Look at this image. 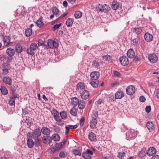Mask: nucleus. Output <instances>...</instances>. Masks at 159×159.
Instances as JSON below:
<instances>
[{"label": "nucleus", "instance_id": "45", "mask_svg": "<svg viewBox=\"0 0 159 159\" xmlns=\"http://www.w3.org/2000/svg\"><path fill=\"white\" fill-rule=\"evenodd\" d=\"M52 11L55 15H57L59 12L58 9L56 7H54L52 8Z\"/></svg>", "mask_w": 159, "mask_h": 159}, {"label": "nucleus", "instance_id": "49", "mask_svg": "<svg viewBox=\"0 0 159 159\" xmlns=\"http://www.w3.org/2000/svg\"><path fill=\"white\" fill-rule=\"evenodd\" d=\"M125 153L124 152H119L118 153L117 157L120 159H122L125 155Z\"/></svg>", "mask_w": 159, "mask_h": 159}, {"label": "nucleus", "instance_id": "54", "mask_svg": "<svg viewBox=\"0 0 159 159\" xmlns=\"http://www.w3.org/2000/svg\"><path fill=\"white\" fill-rule=\"evenodd\" d=\"M9 101V104L10 106H14L15 105V100L14 99H10Z\"/></svg>", "mask_w": 159, "mask_h": 159}, {"label": "nucleus", "instance_id": "39", "mask_svg": "<svg viewBox=\"0 0 159 159\" xmlns=\"http://www.w3.org/2000/svg\"><path fill=\"white\" fill-rule=\"evenodd\" d=\"M132 44L134 46L137 45L138 43V39L137 38L132 39H130Z\"/></svg>", "mask_w": 159, "mask_h": 159}, {"label": "nucleus", "instance_id": "35", "mask_svg": "<svg viewBox=\"0 0 159 159\" xmlns=\"http://www.w3.org/2000/svg\"><path fill=\"white\" fill-rule=\"evenodd\" d=\"M98 83L99 81L98 80H92L90 82L91 85L94 88H97L98 87Z\"/></svg>", "mask_w": 159, "mask_h": 159}, {"label": "nucleus", "instance_id": "55", "mask_svg": "<svg viewBox=\"0 0 159 159\" xmlns=\"http://www.w3.org/2000/svg\"><path fill=\"white\" fill-rule=\"evenodd\" d=\"M61 23H60L58 24L55 25L52 28V29L53 30H56L61 25Z\"/></svg>", "mask_w": 159, "mask_h": 159}, {"label": "nucleus", "instance_id": "17", "mask_svg": "<svg viewBox=\"0 0 159 159\" xmlns=\"http://www.w3.org/2000/svg\"><path fill=\"white\" fill-rule=\"evenodd\" d=\"M15 51L13 49L11 48L7 49L6 53L9 57H11L15 54Z\"/></svg>", "mask_w": 159, "mask_h": 159}, {"label": "nucleus", "instance_id": "26", "mask_svg": "<svg viewBox=\"0 0 159 159\" xmlns=\"http://www.w3.org/2000/svg\"><path fill=\"white\" fill-rule=\"evenodd\" d=\"M53 117L57 121H59L61 120L59 116L58 112L55 110H53Z\"/></svg>", "mask_w": 159, "mask_h": 159}, {"label": "nucleus", "instance_id": "31", "mask_svg": "<svg viewBox=\"0 0 159 159\" xmlns=\"http://www.w3.org/2000/svg\"><path fill=\"white\" fill-rule=\"evenodd\" d=\"M102 57L103 59L108 61V62L110 63L112 61V58L110 55H107L102 56Z\"/></svg>", "mask_w": 159, "mask_h": 159}, {"label": "nucleus", "instance_id": "51", "mask_svg": "<svg viewBox=\"0 0 159 159\" xmlns=\"http://www.w3.org/2000/svg\"><path fill=\"white\" fill-rule=\"evenodd\" d=\"M54 146L57 151L60 150L62 148V145L60 143H57Z\"/></svg>", "mask_w": 159, "mask_h": 159}, {"label": "nucleus", "instance_id": "19", "mask_svg": "<svg viewBox=\"0 0 159 159\" xmlns=\"http://www.w3.org/2000/svg\"><path fill=\"white\" fill-rule=\"evenodd\" d=\"M3 82L6 84L10 85L11 84L12 80L10 77L5 76L3 78Z\"/></svg>", "mask_w": 159, "mask_h": 159}, {"label": "nucleus", "instance_id": "29", "mask_svg": "<svg viewBox=\"0 0 159 159\" xmlns=\"http://www.w3.org/2000/svg\"><path fill=\"white\" fill-rule=\"evenodd\" d=\"M43 17L41 16L39 19L36 22L37 26L39 28L42 27L44 25L43 22L42 21Z\"/></svg>", "mask_w": 159, "mask_h": 159}, {"label": "nucleus", "instance_id": "6", "mask_svg": "<svg viewBox=\"0 0 159 159\" xmlns=\"http://www.w3.org/2000/svg\"><path fill=\"white\" fill-rule=\"evenodd\" d=\"M146 126L148 130L151 132L154 131L156 128L154 123L151 121L148 122L146 124Z\"/></svg>", "mask_w": 159, "mask_h": 159}, {"label": "nucleus", "instance_id": "10", "mask_svg": "<svg viewBox=\"0 0 159 159\" xmlns=\"http://www.w3.org/2000/svg\"><path fill=\"white\" fill-rule=\"evenodd\" d=\"M156 152V149L153 147H151L148 149L147 153L148 156H151L155 154Z\"/></svg>", "mask_w": 159, "mask_h": 159}, {"label": "nucleus", "instance_id": "9", "mask_svg": "<svg viewBox=\"0 0 159 159\" xmlns=\"http://www.w3.org/2000/svg\"><path fill=\"white\" fill-rule=\"evenodd\" d=\"M90 76L92 80H98L100 76V73L97 71L92 72L90 74Z\"/></svg>", "mask_w": 159, "mask_h": 159}, {"label": "nucleus", "instance_id": "62", "mask_svg": "<svg viewBox=\"0 0 159 159\" xmlns=\"http://www.w3.org/2000/svg\"><path fill=\"white\" fill-rule=\"evenodd\" d=\"M133 59V60L135 61H138L140 60V58L138 56H136L135 57H134V58H132Z\"/></svg>", "mask_w": 159, "mask_h": 159}, {"label": "nucleus", "instance_id": "44", "mask_svg": "<svg viewBox=\"0 0 159 159\" xmlns=\"http://www.w3.org/2000/svg\"><path fill=\"white\" fill-rule=\"evenodd\" d=\"M82 155L83 157L85 159H91V156L89 154H87L85 152L82 153Z\"/></svg>", "mask_w": 159, "mask_h": 159}, {"label": "nucleus", "instance_id": "24", "mask_svg": "<svg viewBox=\"0 0 159 159\" xmlns=\"http://www.w3.org/2000/svg\"><path fill=\"white\" fill-rule=\"evenodd\" d=\"M97 120L96 119H91L90 123V126L91 129H94L97 124Z\"/></svg>", "mask_w": 159, "mask_h": 159}, {"label": "nucleus", "instance_id": "58", "mask_svg": "<svg viewBox=\"0 0 159 159\" xmlns=\"http://www.w3.org/2000/svg\"><path fill=\"white\" fill-rule=\"evenodd\" d=\"M96 10L99 11H101V4H99L97 6H96Z\"/></svg>", "mask_w": 159, "mask_h": 159}, {"label": "nucleus", "instance_id": "7", "mask_svg": "<svg viewBox=\"0 0 159 159\" xmlns=\"http://www.w3.org/2000/svg\"><path fill=\"white\" fill-rule=\"evenodd\" d=\"M148 59L152 63H156L158 60V57L155 54H150L148 56Z\"/></svg>", "mask_w": 159, "mask_h": 159}, {"label": "nucleus", "instance_id": "48", "mask_svg": "<svg viewBox=\"0 0 159 159\" xmlns=\"http://www.w3.org/2000/svg\"><path fill=\"white\" fill-rule=\"evenodd\" d=\"M2 74L4 75H7L8 73V69L6 67H3Z\"/></svg>", "mask_w": 159, "mask_h": 159}, {"label": "nucleus", "instance_id": "34", "mask_svg": "<svg viewBox=\"0 0 159 159\" xmlns=\"http://www.w3.org/2000/svg\"><path fill=\"white\" fill-rule=\"evenodd\" d=\"M3 41L5 43H7L9 44L11 43L10 42L11 37L8 36H5L3 38Z\"/></svg>", "mask_w": 159, "mask_h": 159}, {"label": "nucleus", "instance_id": "8", "mask_svg": "<svg viewBox=\"0 0 159 159\" xmlns=\"http://www.w3.org/2000/svg\"><path fill=\"white\" fill-rule=\"evenodd\" d=\"M120 60L121 64L123 66H126L129 64L128 59L125 56H122Z\"/></svg>", "mask_w": 159, "mask_h": 159}, {"label": "nucleus", "instance_id": "42", "mask_svg": "<svg viewBox=\"0 0 159 159\" xmlns=\"http://www.w3.org/2000/svg\"><path fill=\"white\" fill-rule=\"evenodd\" d=\"M32 30L30 28H28L25 30V36L27 37L30 36L32 34Z\"/></svg>", "mask_w": 159, "mask_h": 159}, {"label": "nucleus", "instance_id": "3", "mask_svg": "<svg viewBox=\"0 0 159 159\" xmlns=\"http://www.w3.org/2000/svg\"><path fill=\"white\" fill-rule=\"evenodd\" d=\"M38 46L36 43H31L30 47L26 50L27 53L29 55L33 56L35 53L34 51L38 48Z\"/></svg>", "mask_w": 159, "mask_h": 159}, {"label": "nucleus", "instance_id": "14", "mask_svg": "<svg viewBox=\"0 0 159 159\" xmlns=\"http://www.w3.org/2000/svg\"><path fill=\"white\" fill-rule=\"evenodd\" d=\"M102 61H99L98 60H95L93 61L92 62V66L95 68H98L100 65L102 64Z\"/></svg>", "mask_w": 159, "mask_h": 159}, {"label": "nucleus", "instance_id": "50", "mask_svg": "<svg viewBox=\"0 0 159 159\" xmlns=\"http://www.w3.org/2000/svg\"><path fill=\"white\" fill-rule=\"evenodd\" d=\"M12 95L13 96V97H10V99H15V98H18L19 97V95L15 92H14V93H12Z\"/></svg>", "mask_w": 159, "mask_h": 159}, {"label": "nucleus", "instance_id": "18", "mask_svg": "<svg viewBox=\"0 0 159 159\" xmlns=\"http://www.w3.org/2000/svg\"><path fill=\"white\" fill-rule=\"evenodd\" d=\"M88 138L91 141H94L96 139V134L92 132H91L89 134Z\"/></svg>", "mask_w": 159, "mask_h": 159}, {"label": "nucleus", "instance_id": "43", "mask_svg": "<svg viewBox=\"0 0 159 159\" xmlns=\"http://www.w3.org/2000/svg\"><path fill=\"white\" fill-rule=\"evenodd\" d=\"M68 154V152H67L65 151H62L59 154L60 157L62 158H64L66 157Z\"/></svg>", "mask_w": 159, "mask_h": 159}, {"label": "nucleus", "instance_id": "57", "mask_svg": "<svg viewBox=\"0 0 159 159\" xmlns=\"http://www.w3.org/2000/svg\"><path fill=\"white\" fill-rule=\"evenodd\" d=\"M85 118L84 117H82L80 120V124L81 126H82L84 122Z\"/></svg>", "mask_w": 159, "mask_h": 159}, {"label": "nucleus", "instance_id": "41", "mask_svg": "<svg viewBox=\"0 0 159 159\" xmlns=\"http://www.w3.org/2000/svg\"><path fill=\"white\" fill-rule=\"evenodd\" d=\"M144 149H143L140 151L139 154V156L140 157L142 158L144 157L147 154V152Z\"/></svg>", "mask_w": 159, "mask_h": 159}, {"label": "nucleus", "instance_id": "20", "mask_svg": "<svg viewBox=\"0 0 159 159\" xmlns=\"http://www.w3.org/2000/svg\"><path fill=\"white\" fill-rule=\"evenodd\" d=\"M43 143L46 144H49L52 142V139L49 136H44L42 138Z\"/></svg>", "mask_w": 159, "mask_h": 159}, {"label": "nucleus", "instance_id": "36", "mask_svg": "<svg viewBox=\"0 0 159 159\" xmlns=\"http://www.w3.org/2000/svg\"><path fill=\"white\" fill-rule=\"evenodd\" d=\"M2 93L4 95H6L8 93V91L7 89L4 86H1L0 88Z\"/></svg>", "mask_w": 159, "mask_h": 159}, {"label": "nucleus", "instance_id": "33", "mask_svg": "<svg viewBox=\"0 0 159 159\" xmlns=\"http://www.w3.org/2000/svg\"><path fill=\"white\" fill-rule=\"evenodd\" d=\"M109 8L110 7H109V6L107 4H104L103 5H101V12H106L109 11L110 10Z\"/></svg>", "mask_w": 159, "mask_h": 159}, {"label": "nucleus", "instance_id": "11", "mask_svg": "<svg viewBox=\"0 0 159 159\" xmlns=\"http://www.w3.org/2000/svg\"><path fill=\"white\" fill-rule=\"evenodd\" d=\"M144 38L146 41L150 42L152 40L153 37L152 35L147 32L145 34Z\"/></svg>", "mask_w": 159, "mask_h": 159}, {"label": "nucleus", "instance_id": "1", "mask_svg": "<svg viewBox=\"0 0 159 159\" xmlns=\"http://www.w3.org/2000/svg\"><path fill=\"white\" fill-rule=\"evenodd\" d=\"M41 135L40 130L39 129H36L34 130L32 133V138L35 139V146L38 147L39 146V140L38 138Z\"/></svg>", "mask_w": 159, "mask_h": 159}, {"label": "nucleus", "instance_id": "52", "mask_svg": "<svg viewBox=\"0 0 159 159\" xmlns=\"http://www.w3.org/2000/svg\"><path fill=\"white\" fill-rule=\"evenodd\" d=\"M38 46H40L42 45L45 46L46 44L43 43V41L41 39L38 40Z\"/></svg>", "mask_w": 159, "mask_h": 159}, {"label": "nucleus", "instance_id": "27", "mask_svg": "<svg viewBox=\"0 0 159 159\" xmlns=\"http://www.w3.org/2000/svg\"><path fill=\"white\" fill-rule=\"evenodd\" d=\"M71 100L72 104L73 106H76L78 105L79 101L77 98L76 97H73L71 98Z\"/></svg>", "mask_w": 159, "mask_h": 159}, {"label": "nucleus", "instance_id": "16", "mask_svg": "<svg viewBox=\"0 0 159 159\" xmlns=\"http://www.w3.org/2000/svg\"><path fill=\"white\" fill-rule=\"evenodd\" d=\"M133 31L134 33L137 35V37L138 38V35L141 33L142 30L140 27H134L133 28Z\"/></svg>", "mask_w": 159, "mask_h": 159}, {"label": "nucleus", "instance_id": "23", "mask_svg": "<svg viewBox=\"0 0 159 159\" xmlns=\"http://www.w3.org/2000/svg\"><path fill=\"white\" fill-rule=\"evenodd\" d=\"M77 89L79 91H81L85 89V86L82 83L80 82L78 83L76 85Z\"/></svg>", "mask_w": 159, "mask_h": 159}, {"label": "nucleus", "instance_id": "12", "mask_svg": "<svg viewBox=\"0 0 159 159\" xmlns=\"http://www.w3.org/2000/svg\"><path fill=\"white\" fill-rule=\"evenodd\" d=\"M89 93L88 91L84 90L83 91L80 93V96L81 98L84 100L88 99L89 96Z\"/></svg>", "mask_w": 159, "mask_h": 159}, {"label": "nucleus", "instance_id": "60", "mask_svg": "<svg viewBox=\"0 0 159 159\" xmlns=\"http://www.w3.org/2000/svg\"><path fill=\"white\" fill-rule=\"evenodd\" d=\"M85 152H86L87 154H89L90 155L93 154V153L92 151L89 149H87L86 151Z\"/></svg>", "mask_w": 159, "mask_h": 159}, {"label": "nucleus", "instance_id": "38", "mask_svg": "<svg viewBox=\"0 0 159 159\" xmlns=\"http://www.w3.org/2000/svg\"><path fill=\"white\" fill-rule=\"evenodd\" d=\"M98 112L97 111H93V112L92 114L91 115V117L92 119H96L97 120V118L98 117Z\"/></svg>", "mask_w": 159, "mask_h": 159}, {"label": "nucleus", "instance_id": "2", "mask_svg": "<svg viewBox=\"0 0 159 159\" xmlns=\"http://www.w3.org/2000/svg\"><path fill=\"white\" fill-rule=\"evenodd\" d=\"M138 134V132L134 130L130 129L126 134V139L128 140L134 139L136 137L137 135Z\"/></svg>", "mask_w": 159, "mask_h": 159}, {"label": "nucleus", "instance_id": "40", "mask_svg": "<svg viewBox=\"0 0 159 159\" xmlns=\"http://www.w3.org/2000/svg\"><path fill=\"white\" fill-rule=\"evenodd\" d=\"M82 12L79 11H76L74 14L75 17L76 19L80 18L82 16Z\"/></svg>", "mask_w": 159, "mask_h": 159}, {"label": "nucleus", "instance_id": "59", "mask_svg": "<svg viewBox=\"0 0 159 159\" xmlns=\"http://www.w3.org/2000/svg\"><path fill=\"white\" fill-rule=\"evenodd\" d=\"M22 112H23V114L24 115H25L28 114L29 113V110L28 109H27L26 108L23 109H22Z\"/></svg>", "mask_w": 159, "mask_h": 159}, {"label": "nucleus", "instance_id": "64", "mask_svg": "<svg viewBox=\"0 0 159 159\" xmlns=\"http://www.w3.org/2000/svg\"><path fill=\"white\" fill-rule=\"evenodd\" d=\"M25 122L28 125H29L30 124L32 123L31 121L29 119H26L25 121Z\"/></svg>", "mask_w": 159, "mask_h": 159}, {"label": "nucleus", "instance_id": "32", "mask_svg": "<svg viewBox=\"0 0 159 159\" xmlns=\"http://www.w3.org/2000/svg\"><path fill=\"white\" fill-rule=\"evenodd\" d=\"M119 3L116 1H114L112 2L111 8L113 10L117 9L119 7Z\"/></svg>", "mask_w": 159, "mask_h": 159}, {"label": "nucleus", "instance_id": "30", "mask_svg": "<svg viewBox=\"0 0 159 159\" xmlns=\"http://www.w3.org/2000/svg\"><path fill=\"white\" fill-rule=\"evenodd\" d=\"M81 148H78V149H76L73 150V153L75 155H78L80 156L81 155Z\"/></svg>", "mask_w": 159, "mask_h": 159}, {"label": "nucleus", "instance_id": "61", "mask_svg": "<svg viewBox=\"0 0 159 159\" xmlns=\"http://www.w3.org/2000/svg\"><path fill=\"white\" fill-rule=\"evenodd\" d=\"M54 130L57 132H59L60 131V128L58 127L54 126L53 128Z\"/></svg>", "mask_w": 159, "mask_h": 159}, {"label": "nucleus", "instance_id": "37", "mask_svg": "<svg viewBox=\"0 0 159 159\" xmlns=\"http://www.w3.org/2000/svg\"><path fill=\"white\" fill-rule=\"evenodd\" d=\"M51 139L54 141H58L60 139V137L57 134H55L52 135Z\"/></svg>", "mask_w": 159, "mask_h": 159}, {"label": "nucleus", "instance_id": "53", "mask_svg": "<svg viewBox=\"0 0 159 159\" xmlns=\"http://www.w3.org/2000/svg\"><path fill=\"white\" fill-rule=\"evenodd\" d=\"M49 152H50V153H53L57 150L54 146L53 147L50 148L49 149Z\"/></svg>", "mask_w": 159, "mask_h": 159}, {"label": "nucleus", "instance_id": "4", "mask_svg": "<svg viewBox=\"0 0 159 159\" xmlns=\"http://www.w3.org/2000/svg\"><path fill=\"white\" fill-rule=\"evenodd\" d=\"M48 45L46 44V48L48 47L50 48H57L58 46V43L53 41L51 39H48Z\"/></svg>", "mask_w": 159, "mask_h": 159}, {"label": "nucleus", "instance_id": "5", "mask_svg": "<svg viewBox=\"0 0 159 159\" xmlns=\"http://www.w3.org/2000/svg\"><path fill=\"white\" fill-rule=\"evenodd\" d=\"M135 91V87L132 85L128 86L126 89V92L127 94L131 95L134 94Z\"/></svg>", "mask_w": 159, "mask_h": 159}, {"label": "nucleus", "instance_id": "13", "mask_svg": "<svg viewBox=\"0 0 159 159\" xmlns=\"http://www.w3.org/2000/svg\"><path fill=\"white\" fill-rule=\"evenodd\" d=\"M124 96V92L121 90H119L116 92L115 97L116 99H120Z\"/></svg>", "mask_w": 159, "mask_h": 159}, {"label": "nucleus", "instance_id": "46", "mask_svg": "<svg viewBox=\"0 0 159 159\" xmlns=\"http://www.w3.org/2000/svg\"><path fill=\"white\" fill-rule=\"evenodd\" d=\"M60 116L61 118L64 119H66L67 118L66 113L65 111L61 112L60 113Z\"/></svg>", "mask_w": 159, "mask_h": 159}, {"label": "nucleus", "instance_id": "63", "mask_svg": "<svg viewBox=\"0 0 159 159\" xmlns=\"http://www.w3.org/2000/svg\"><path fill=\"white\" fill-rule=\"evenodd\" d=\"M151 110V107L150 106H147L145 108V110L146 111L148 112H149Z\"/></svg>", "mask_w": 159, "mask_h": 159}, {"label": "nucleus", "instance_id": "28", "mask_svg": "<svg viewBox=\"0 0 159 159\" xmlns=\"http://www.w3.org/2000/svg\"><path fill=\"white\" fill-rule=\"evenodd\" d=\"M85 101L83 100H80L79 102V103L78 104V107L80 109H83L85 107Z\"/></svg>", "mask_w": 159, "mask_h": 159}, {"label": "nucleus", "instance_id": "15", "mask_svg": "<svg viewBox=\"0 0 159 159\" xmlns=\"http://www.w3.org/2000/svg\"><path fill=\"white\" fill-rule=\"evenodd\" d=\"M35 142H34L31 138H28L27 141V145L29 148H33L34 145L35 146Z\"/></svg>", "mask_w": 159, "mask_h": 159}, {"label": "nucleus", "instance_id": "25", "mask_svg": "<svg viewBox=\"0 0 159 159\" xmlns=\"http://www.w3.org/2000/svg\"><path fill=\"white\" fill-rule=\"evenodd\" d=\"M42 133L47 135H49L50 134V131L49 129L47 127H43L41 130Z\"/></svg>", "mask_w": 159, "mask_h": 159}, {"label": "nucleus", "instance_id": "22", "mask_svg": "<svg viewBox=\"0 0 159 159\" xmlns=\"http://www.w3.org/2000/svg\"><path fill=\"white\" fill-rule=\"evenodd\" d=\"M134 54L135 52L133 49H130L127 51V56L129 58H134Z\"/></svg>", "mask_w": 159, "mask_h": 159}, {"label": "nucleus", "instance_id": "56", "mask_svg": "<svg viewBox=\"0 0 159 159\" xmlns=\"http://www.w3.org/2000/svg\"><path fill=\"white\" fill-rule=\"evenodd\" d=\"M139 100L141 102H144L146 100L145 98L143 96H141L139 98Z\"/></svg>", "mask_w": 159, "mask_h": 159}, {"label": "nucleus", "instance_id": "21", "mask_svg": "<svg viewBox=\"0 0 159 159\" xmlns=\"http://www.w3.org/2000/svg\"><path fill=\"white\" fill-rule=\"evenodd\" d=\"M15 49L16 52L18 53H20L23 50H24V48H23L20 44H18L15 46Z\"/></svg>", "mask_w": 159, "mask_h": 159}, {"label": "nucleus", "instance_id": "47", "mask_svg": "<svg viewBox=\"0 0 159 159\" xmlns=\"http://www.w3.org/2000/svg\"><path fill=\"white\" fill-rule=\"evenodd\" d=\"M70 114L73 116H76L77 114L76 109L75 108H72L70 110Z\"/></svg>", "mask_w": 159, "mask_h": 159}]
</instances>
